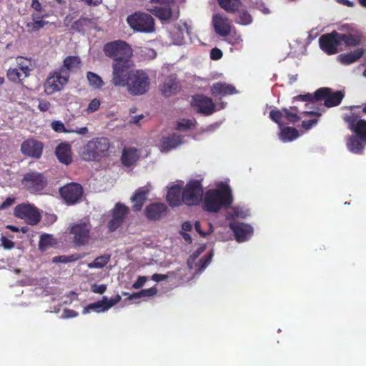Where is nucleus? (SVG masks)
<instances>
[{"mask_svg": "<svg viewBox=\"0 0 366 366\" xmlns=\"http://www.w3.org/2000/svg\"><path fill=\"white\" fill-rule=\"evenodd\" d=\"M343 91L333 92L328 87H322L315 92L316 101H324V105L327 107H337L340 104L345 97Z\"/></svg>", "mask_w": 366, "mask_h": 366, "instance_id": "obj_12", "label": "nucleus"}, {"mask_svg": "<svg viewBox=\"0 0 366 366\" xmlns=\"http://www.w3.org/2000/svg\"><path fill=\"white\" fill-rule=\"evenodd\" d=\"M269 119L278 124L280 127L283 126L282 119L284 117L282 109L281 110L278 109H272L269 114Z\"/></svg>", "mask_w": 366, "mask_h": 366, "instance_id": "obj_46", "label": "nucleus"}, {"mask_svg": "<svg viewBox=\"0 0 366 366\" xmlns=\"http://www.w3.org/2000/svg\"><path fill=\"white\" fill-rule=\"evenodd\" d=\"M14 198L10 197H7L6 200L0 204V210H3L11 207L12 204H14Z\"/></svg>", "mask_w": 366, "mask_h": 366, "instance_id": "obj_57", "label": "nucleus"}, {"mask_svg": "<svg viewBox=\"0 0 366 366\" xmlns=\"http://www.w3.org/2000/svg\"><path fill=\"white\" fill-rule=\"evenodd\" d=\"M109 259L110 255L99 256L88 266L89 268H102L109 262Z\"/></svg>", "mask_w": 366, "mask_h": 366, "instance_id": "obj_43", "label": "nucleus"}, {"mask_svg": "<svg viewBox=\"0 0 366 366\" xmlns=\"http://www.w3.org/2000/svg\"><path fill=\"white\" fill-rule=\"evenodd\" d=\"M157 293V290L155 287H151L146 290H142L139 292H135L129 295V299H137L144 297H152Z\"/></svg>", "mask_w": 366, "mask_h": 366, "instance_id": "obj_42", "label": "nucleus"}, {"mask_svg": "<svg viewBox=\"0 0 366 366\" xmlns=\"http://www.w3.org/2000/svg\"><path fill=\"white\" fill-rule=\"evenodd\" d=\"M1 244L4 249H10L14 247V243L6 237H1Z\"/></svg>", "mask_w": 366, "mask_h": 366, "instance_id": "obj_58", "label": "nucleus"}, {"mask_svg": "<svg viewBox=\"0 0 366 366\" xmlns=\"http://www.w3.org/2000/svg\"><path fill=\"white\" fill-rule=\"evenodd\" d=\"M319 44L320 49L326 54L331 55L337 53V47L340 45L339 32L333 31L322 35L319 39Z\"/></svg>", "mask_w": 366, "mask_h": 366, "instance_id": "obj_16", "label": "nucleus"}, {"mask_svg": "<svg viewBox=\"0 0 366 366\" xmlns=\"http://www.w3.org/2000/svg\"><path fill=\"white\" fill-rule=\"evenodd\" d=\"M182 136L173 134L169 137H164L161 141V151L169 152L182 144Z\"/></svg>", "mask_w": 366, "mask_h": 366, "instance_id": "obj_29", "label": "nucleus"}, {"mask_svg": "<svg viewBox=\"0 0 366 366\" xmlns=\"http://www.w3.org/2000/svg\"><path fill=\"white\" fill-rule=\"evenodd\" d=\"M284 117L289 123L295 124L300 120V117L296 112L290 111L288 108H282Z\"/></svg>", "mask_w": 366, "mask_h": 366, "instance_id": "obj_47", "label": "nucleus"}, {"mask_svg": "<svg viewBox=\"0 0 366 366\" xmlns=\"http://www.w3.org/2000/svg\"><path fill=\"white\" fill-rule=\"evenodd\" d=\"M181 89L179 82L176 76H170L164 81L162 87V93L164 97H171L176 94Z\"/></svg>", "mask_w": 366, "mask_h": 366, "instance_id": "obj_28", "label": "nucleus"}, {"mask_svg": "<svg viewBox=\"0 0 366 366\" xmlns=\"http://www.w3.org/2000/svg\"><path fill=\"white\" fill-rule=\"evenodd\" d=\"M317 123V119H314L303 121L302 124V127L305 129L308 130V129H311Z\"/></svg>", "mask_w": 366, "mask_h": 366, "instance_id": "obj_62", "label": "nucleus"}, {"mask_svg": "<svg viewBox=\"0 0 366 366\" xmlns=\"http://www.w3.org/2000/svg\"><path fill=\"white\" fill-rule=\"evenodd\" d=\"M48 184V178L44 173L36 171L24 174V188L31 193L43 190Z\"/></svg>", "mask_w": 366, "mask_h": 366, "instance_id": "obj_13", "label": "nucleus"}, {"mask_svg": "<svg viewBox=\"0 0 366 366\" xmlns=\"http://www.w3.org/2000/svg\"><path fill=\"white\" fill-rule=\"evenodd\" d=\"M219 6L229 13L235 12L240 4L239 0H217Z\"/></svg>", "mask_w": 366, "mask_h": 366, "instance_id": "obj_37", "label": "nucleus"}, {"mask_svg": "<svg viewBox=\"0 0 366 366\" xmlns=\"http://www.w3.org/2000/svg\"><path fill=\"white\" fill-rule=\"evenodd\" d=\"M43 144L36 140L29 139L24 141V155L34 159H39L43 152Z\"/></svg>", "mask_w": 366, "mask_h": 366, "instance_id": "obj_24", "label": "nucleus"}, {"mask_svg": "<svg viewBox=\"0 0 366 366\" xmlns=\"http://www.w3.org/2000/svg\"><path fill=\"white\" fill-rule=\"evenodd\" d=\"M77 315H78V312L74 310L65 309L63 311V317L64 318L76 317Z\"/></svg>", "mask_w": 366, "mask_h": 366, "instance_id": "obj_60", "label": "nucleus"}, {"mask_svg": "<svg viewBox=\"0 0 366 366\" xmlns=\"http://www.w3.org/2000/svg\"><path fill=\"white\" fill-rule=\"evenodd\" d=\"M81 63V59L78 56H68L64 59L63 65L59 69L64 74H69V71L79 69Z\"/></svg>", "mask_w": 366, "mask_h": 366, "instance_id": "obj_31", "label": "nucleus"}, {"mask_svg": "<svg viewBox=\"0 0 366 366\" xmlns=\"http://www.w3.org/2000/svg\"><path fill=\"white\" fill-rule=\"evenodd\" d=\"M233 202L230 188L227 186L221 189H209L204 196L203 209L208 212L217 213L222 208H229Z\"/></svg>", "mask_w": 366, "mask_h": 366, "instance_id": "obj_1", "label": "nucleus"}, {"mask_svg": "<svg viewBox=\"0 0 366 366\" xmlns=\"http://www.w3.org/2000/svg\"><path fill=\"white\" fill-rule=\"evenodd\" d=\"M192 105L199 113L207 116L212 114L215 110L212 99L202 94L193 96Z\"/></svg>", "mask_w": 366, "mask_h": 366, "instance_id": "obj_17", "label": "nucleus"}, {"mask_svg": "<svg viewBox=\"0 0 366 366\" xmlns=\"http://www.w3.org/2000/svg\"><path fill=\"white\" fill-rule=\"evenodd\" d=\"M107 290V285H97L94 284L92 285V291L97 294H103Z\"/></svg>", "mask_w": 366, "mask_h": 366, "instance_id": "obj_54", "label": "nucleus"}, {"mask_svg": "<svg viewBox=\"0 0 366 366\" xmlns=\"http://www.w3.org/2000/svg\"><path fill=\"white\" fill-rule=\"evenodd\" d=\"M59 192L65 202L68 205H72L81 201L84 190L80 184L71 182L62 187Z\"/></svg>", "mask_w": 366, "mask_h": 366, "instance_id": "obj_14", "label": "nucleus"}, {"mask_svg": "<svg viewBox=\"0 0 366 366\" xmlns=\"http://www.w3.org/2000/svg\"><path fill=\"white\" fill-rule=\"evenodd\" d=\"M14 214L17 217L23 219V204H19L16 207Z\"/></svg>", "mask_w": 366, "mask_h": 366, "instance_id": "obj_64", "label": "nucleus"}, {"mask_svg": "<svg viewBox=\"0 0 366 366\" xmlns=\"http://www.w3.org/2000/svg\"><path fill=\"white\" fill-rule=\"evenodd\" d=\"M111 143L107 137H97L84 145L81 157L87 162H99L109 155Z\"/></svg>", "mask_w": 366, "mask_h": 366, "instance_id": "obj_2", "label": "nucleus"}, {"mask_svg": "<svg viewBox=\"0 0 366 366\" xmlns=\"http://www.w3.org/2000/svg\"><path fill=\"white\" fill-rule=\"evenodd\" d=\"M51 104L46 100H41L39 102L38 107L41 112H46L49 109Z\"/></svg>", "mask_w": 366, "mask_h": 366, "instance_id": "obj_61", "label": "nucleus"}, {"mask_svg": "<svg viewBox=\"0 0 366 366\" xmlns=\"http://www.w3.org/2000/svg\"><path fill=\"white\" fill-rule=\"evenodd\" d=\"M89 22V19L81 17L72 24L71 29L76 32H84V28Z\"/></svg>", "mask_w": 366, "mask_h": 366, "instance_id": "obj_45", "label": "nucleus"}, {"mask_svg": "<svg viewBox=\"0 0 366 366\" xmlns=\"http://www.w3.org/2000/svg\"><path fill=\"white\" fill-rule=\"evenodd\" d=\"M168 207L164 203L154 202L145 208V217L150 221H158L165 217L168 213Z\"/></svg>", "mask_w": 366, "mask_h": 366, "instance_id": "obj_20", "label": "nucleus"}, {"mask_svg": "<svg viewBox=\"0 0 366 366\" xmlns=\"http://www.w3.org/2000/svg\"><path fill=\"white\" fill-rule=\"evenodd\" d=\"M19 71H23L22 66H19V68H10L6 74L8 79L15 83L20 82L21 73Z\"/></svg>", "mask_w": 366, "mask_h": 366, "instance_id": "obj_44", "label": "nucleus"}, {"mask_svg": "<svg viewBox=\"0 0 366 366\" xmlns=\"http://www.w3.org/2000/svg\"><path fill=\"white\" fill-rule=\"evenodd\" d=\"M237 90L232 85L226 83L217 82L214 83L211 88V93L213 96H225L235 94Z\"/></svg>", "mask_w": 366, "mask_h": 366, "instance_id": "obj_30", "label": "nucleus"}, {"mask_svg": "<svg viewBox=\"0 0 366 366\" xmlns=\"http://www.w3.org/2000/svg\"><path fill=\"white\" fill-rule=\"evenodd\" d=\"M167 201L171 207L181 205L183 203L182 187L177 184L170 187L167 194Z\"/></svg>", "mask_w": 366, "mask_h": 366, "instance_id": "obj_26", "label": "nucleus"}, {"mask_svg": "<svg viewBox=\"0 0 366 366\" xmlns=\"http://www.w3.org/2000/svg\"><path fill=\"white\" fill-rule=\"evenodd\" d=\"M234 215L237 217L245 218L247 216V211L244 210L240 207H234Z\"/></svg>", "mask_w": 366, "mask_h": 366, "instance_id": "obj_59", "label": "nucleus"}, {"mask_svg": "<svg viewBox=\"0 0 366 366\" xmlns=\"http://www.w3.org/2000/svg\"><path fill=\"white\" fill-rule=\"evenodd\" d=\"M295 101H302L307 102H317L315 98V93L313 94L307 93L305 94H300L293 97V102Z\"/></svg>", "mask_w": 366, "mask_h": 366, "instance_id": "obj_51", "label": "nucleus"}, {"mask_svg": "<svg viewBox=\"0 0 366 366\" xmlns=\"http://www.w3.org/2000/svg\"><path fill=\"white\" fill-rule=\"evenodd\" d=\"M86 78L89 85L95 89H99L104 84L102 79L92 71L87 72Z\"/></svg>", "mask_w": 366, "mask_h": 366, "instance_id": "obj_40", "label": "nucleus"}, {"mask_svg": "<svg viewBox=\"0 0 366 366\" xmlns=\"http://www.w3.org/2000/svg\"><path fill=\"white\" fill-rule=\"evenodd\" d=\"M134 66L133 61L131 59L113 60L112 63V83L115 86L125 87L128 84Z\"/></svg>", "mask_w": 366, "mask_h": 366, "instance_id": "obj_4", "label": "nucleus"}, {"mask_svg": "<svg viewBox=\"0 0 366 366\" xmlns=\"http://www.w3.org/2000/svg\"><path fill=\"white\" fill-rule=\"evenodd\" d=\"M177 29L178 34V40L177 41V44H182L184 40V33H187V34H189V26L187 23H183L181 25H178L176 27Z\"/></svg>", "mask_w": 366, "mask_h": 366, "instance_id": "obj_48", "label": "nucleus"}, {"mask_svg": "<svg viewBox=\"0 0 366 366\" xmlns=\"http://www.w3.org/2000/svg\"><path fill=\"white\" fill-rule=\"evenodd\" d=\"M92 224L89 221L81 222L74 224L69 230L72 235L73 243L78 247L85 246L89 244L92 236Z\"/></svg>", "mask_w": 366, "mask_h": 366, "instance_id": "obj_9", "label": "nucleus"}, {"mask_svg": "<svg viewBox=\"0 0 366 366\" xmlns=\"http://www.w3.org/2000/svg\"><path fill=\"white\" fill-rule=\"evenodd\" d=\"M363 142L364 141L359 139L357 135H350L347 139L346 145L351 152L362 154L364 149Z\"/></svg>", "mask_w": 366, "mask_h": 366, "instance_id": "obj_33", "label": "nucleus"}, {"mask_svg": "<svg viewBox=\"0 0 366 366\" xmlns=\"http://www.w3.org/2000/svg\"><path fill=\"white\" fill-rule=\"evenodd\" d=\"M100 107V101L97 99H92L89 104L86 112L88 113H93L98 110Z\"/></svg>", "mask_w": 366, "mask_h": 366, "instance_id": "obj_53", "label": "nucleus"}, {"mask_svg": "<svg viewBox=\"0 0 366 366\" xmlns=\"http://www.w3.org/2000/svg\"><path fill=\"white\" fill-rule=\"evenodd\" d=\"M83 257L82 255L74 253L71 255H60V256H56L53 257L52 262L54 263H68V262H72L77 261Z\"/></svg>", "mask_w": 366, "mask_h": 366, "instance_id": "obj_39", "label": "nucleus"}, {"mask_svg": "<svg viewBox=\"0 0 366 366\" xmlns=\"http://www.w3.org/2000/svg\"><path fill=\"white\" fill-rule=\"evenodd\" d=\"M32 22L26 24L29 32L37 31L48 24V21H46L39 19V16L36 14L32 15Z\"/></svg>", "mask_w": 366, "mask_h": 366, "instance_id": "obj_38", "label": "nucleus"}, {"mask_svg": "<svg viewBox=\"0 0 366 366\" xmlns=\"http://www.w3.org/2000/svg\"><path fill=\"white\" fill-rule=\"evenodd\" d=\"M174 0H149L146 9L162 21L172 19L173 16L171 5Z\"/></svg>", "mask_w": 366, "mask_h": 366, "instance_id": "obj_7", "label": "nucleus"}, {"mask_svg": "<svg viewBox=\"0 0 366 366\" xmlns=\"http://www.w3.org/2000/svg\"><path fill=\"white\" fill-rule=\"evenodd\" d=\"M58 244V241L50 234H42L40 236L39 242V249L45 252L51 247H54Z\"/></svg>", "mask_w": 366, "mask_h": 366, "instance_id": "obj_35", "label": "nucleus"}, {"mask_svg": "<svg viewBox=\"0 0 366 366\" xmlns=\"http://www.w3.org/2000/svg\"><path fill=\"white\" fill-rule=\"evenodd\" d=\"M138 159L137 149L135 148H124L123 149L121 162L124 166L130 167Z\"/></svg>", "mask_w": 366, "mask_h": 366, "instance_id": "obj_32", "label": "nucleus"}, {"mask_svg": "<svg viewBox=\"0 0 366 366\" xmlns=\"http://www.w3.org/2000/svg\"><path fill=\"white\" fill-rule=\"evenodd\" d=\"M147 278L145 276H139L137 280L133 283L132 287L134 289L141 288L147 282Z\"/></svg>", "mask_w": 366, "mask_h": 366, "instance_id": "obj_55", "label": "nucleus"}, {"mask_svg": "<svg viewBox=\"0 0 366 366\" xmlns=\"http://www.w3.org/2000/svg\"><path fill=\"white\" fill-rule=\"evenodd\" d=\"M360 108V106L355 105L344 107L343 109H347L348 112L342 115V119L348 129L366 143V120L362 119Z\"/></svg>", "mask_w": 366, "mask_h": 366, "instance_id": "obj_3", "label": "nucleus"}, {"mask_svg": "<svg viewBox=\"0 0 366 366\" xmlns=\"http://www.w3.org/2000/svg\"><path fill=\"white\" fill-rule=\"evenodd\" d=\"M167 278V276L162 274H154L152 276V280L154 282H159L161 281L165 280Z\"/></svg>", "mask_w": 366, "mask_h": 366, "instance_id": "obj_63", "label": "nucleus"}, {"mask_svg": "<svg viewBox=\"0 0 366 366\" xmlns=\"http://www.w3.org/2000/svg\"><path fill=\"white\" fill-rule=\"evenodd\" d=\"M125 87L130 94L134 96L146 94L150 87V79L148 74L142 70H134Z\"/></svg>", "mask_w": 366, "mask_h": 366, "instance_id": "obj_6", "label": "nucleus"}, {"mask_svg": "<svg viewBox=\"0 0 366 366\" xmlns=\"http://www.w3.org/2000/svg\"><path fill=\"white\" fill-rule=\"evenodd\" d=\"M121 299L122 297L119 295H117L114 297L109 300L106 296H104L102 300H99L86 306L82 312L85 315L90 312L91 310H94L97 312H105L119 302Z\"/></svg>", "mask_w": 366, "mask_h": 366, "instance_id": "obj_19", "label": "nucleus"}, {"mask_svg": "<svg viewBox=\"0 0 366 366\" xmlns=\"http://www.w3.org/2000/svg\"><path fill=\"white\" fill-rule=\"evenodd\" d=\"M229 227L234 234L238 242L248 240L253 234V228L251 225L238 222H231Z\"/></svg>", "mask_w": 366, "mask_h": 366, "instance_id": "obj_21", "label": "nucleus"}, {"mask_svg": "<svg viewBox=\"0 0 366 366\" xmlns=\"http://www.w3.org/2000/svg\"><path fill=\"white\" fill-rule=\"evenodd\" d=\"M212 24L215 32L222 37L227 36L231 32V22L227 17L220 14L213 15Z\"/></svg>", "mask_w": 366, "mask_h": 366, "instance_id": "obj_22", "label": "nucleus"}, {"mask_svg": "<svg viewBox=\"0 0 366 366\" xmlns=\"http://www.w3.org/2000/svg\"><path fill=\"white\" fill-rule=\"evenodd\" d=\"M213 254L212 252H209L206 256L202 257L197 265H199V268L197 269V273H201L202 271L207 267V266L210 263Z\"/></svg>", "mask_w": 366, "mask_h": 366, "instance_id": "obj_49", "label": "nucleus"}, {"mask_svg": "<svg viewBox=\"0 0 366 366\" xmlns=\"http://www.w3.org/2000/svg\"><path fill=\"white\" fill-rule=\"evenodd\" d=\"M195 119H182L177 122L175 129L178 131H187L188 129L194 128L195 127Z\"/></svg>", "mask_w": 366, "mask_h": 366, "instance_id": "obj_41", "label": "nucleus"}, {"mask_svg": "<svg viewBox=\"0 0 366 366\" xmlns=\"http://www.w3.org/2000/svg\"><path fill=\"white\" fill-rule=\"evenodd\" d=\"M279 134L280 139L283 142L293 141L299 137V132L297 129L290 127H281Z\"/></svg>", "mask_w": 366, "mask_h": 366, "instance_id": "obj_36", "label": "nucleus"}, {"mask_svg": "<svg viewBox=\"0 0 366 366\" xmlns=\"http://www.w3.org/2000/svg\"><path fill=\"white\" fill-rule=\"evenodd\" d=\"M104 52L108 57H112L114 59H131L133 55L132 47L125 41L117 40L109 42L104 46Z\"/></svg>", "mask_w": 366, "mask_h": 366, "instance_id": "obj_8", "label": "nucleus"}, {"mask_svg": "<svg viewBox=\"0 0 366 366\" xmlns=\"http://www.w3.org/2000/svg\"><path fill=\"white\" fill-rule=\"evenodd\" d=\"M222 51L218 48H214L211 50L210 58L213 60H218L222 57Z\"/></svg>", "mask_w": 366, "mask_h": 366, "instance_id": "obj_56", "label": "nucleus"}, {"mask_svg": "<svg viewBox=\"0 0 366 366\" xmlns=\"http://www.w3.org/2000/svg\"><path fill=\"white\" fill-rule=\"evenodd\" d=\"M55 154L58 160L66 165L72 162L71 148L68 143L59 144L55 149Z\"/></svg>", "mask_w": 366, "mask_h": 366, "instance_id": "obj_25", "label": "nucleus"}, {"mask_svg": "<svg viewBox=\"0 0 366 366\" xmlns=\"http://www.w3.org/2000/svg\"><path fill=\"white\" fill-rule=\"evenodd\" d=\"M203 196V187L199 180H191L182 189V202L189 206L197 205Z\"/></svg>", "mask_w": 366, "mask_h": 366, "instance_id": "obj_11", "label": "nucleus"}, {"mask_svg": "<svg viewBox=\"0 0 366 366\" xmlns=\"http://www.w3.org/2000/svg\"><path fill=\"white\" fill-rule=\"evenodd\" d=\"M252 21L251 15L246 11H240L238 12V19L237 23L247 25L249 24Z\"/></svg>", "mask_w": 366, "mask_h": 366, "instance_id": "obj_50", "label": "nucleus"}, {"mask_svg": "<svg viewBox=\"0 0 366 366\" xmlns=\"http://www.w3.org/2000/svg\"><path fill=\"white\" fill-rule=\"evenodd\" d=\"M127 22L135 31L152 33L155 29L154 19L147 13L134 12L127 16Z\"/></svg>", "mask_w": 366, "mask_h": 366, "instance_id": "obj_5", "label": "nucleus"}, {"mask_svg": "<svg viewBox=\"0 0 366 366\" xmlns=\"http://www.w3.org/2000/svg\"><path fill=\"white\" fill-rule=\"evenodd\" d=\"M52 129L56 132H70V131L66 129L64 124L61 121H54L51 123Z\"/></svg>", "mask_w": 366, "mask_h": 366, "instance_id": "obj_52", "label": "nucleus"}, {"mask_svg": "<svg viewBox=\"0 0 366 366\" xmlns=\"http://www.w3.org/2000/svg\"><path fill=\"white\" fill-rule=\"evenodd\" d=\"M151 190L149 184L138 188L131 197V201L134 203L132 209L135 212L142 210L144 202L147 199V196Z\"/></svg>", "mask_w": 366, "mask_h": 366, "instance_id": "obj_23", "label": "nucleus"}, {"mask_svg": "<svg viewBox=\"0 0 366 366\" xmlns=\"http://www.w3.org/2000/svg\"><path fill=\"white\" fill-rule=\"evenodd\" d=\"M39 209L30 204H24V222L30 225H36L41 220Z\"/></svg>", "mask_w": 366, "mask_h": 366, "instance_id": "obj_27", "label": "nucleus"}, {"mask_svg": "<svg viewBox=\"0 0 366 366\" xmlns=\"http://www.w3.org/2000/svg\"><path fill=\"white\" fill-rule=\"evenodd\" d=\"M340 30L346 31L345 33H339L340 44L344 43L346 46H356L360 44L362 34L357 30L349 27L348 25L342 26Z\"/></svg>", "mask_w": 366, "mask_h": 366, "instance_id": "obj_18", "label": "nucleus"}, {"mask_svg": "<svg viewBox=\"0 0 366 366\" xmlns=\"http://www.w3.org/2000/svg\"><path fill=\"white\" fill-rule=\"evenodd\" d=\"M363 49H357L350 53L342 54L339 56L340 61L345 64H350L357 61L364 54Z\"/></svg>", "mask_w": 366, "mask_h": 366, "instance_id": "obj_34", "label": "nucleus"}, {"mask_svg": "<svg viewBox=\"0 0 366 366\" xmlns=\"http://www.w3.org/2000/svg\"><path fill=\"white\" fill-rule=\"evenodd\" d=\"M129 209L125 204L118 202L112 209V219L107 223V228L110 232L117 230L123 224Z\"/></svg>", "mask_w": 366, "mask_h": 366, "instance_id": "obj_15", "label": "nucleus"}, {"mask_svg": "<svg viewBox=\"0 0 366 366\" xmlns=\"http://www.w3.org/2000/svg\"><path fill=\"white\" fill-rule=\"evenodd\" d=\"M69 74L63 73L60 69L49 73L44 83V90L47 94L59 92L69 82Z\"/></svg>", "mask_w": 366, "mask_h": 366, "instance_id": "obj_10", "label": "nucleus"}]
</instances>
